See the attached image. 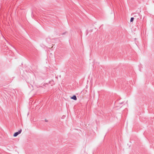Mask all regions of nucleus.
Here are the masks:
<instances>
[{"label":"nucleus","instance_id":"1","mask_svg":"<svg viewBox=\"0 0 154 154\" xmlns=\"http://www.w3.org/2000/svg\"><path fill=\"white\" fill-rule=\"evenodd\" d=\"M22 131V129H20L18 132H17L15 133L13 135V136L14 137L17 136L18 134H19L21 133Z\"/></svg>","mask_w":154,"mask_h":154},{"label":"nucleus","instance_id":"2","mask_svg":"<svg viewBox=\"0 0 154 154\" xmlns=\"http://www.w3.org/2000/svg\"><path fill=\"white\" fill-rule=\"evenodd\" d=\"M119 104L120 105H128V104L127 103V102H120L119 103Z\"/></svg>","mask_w":154,"mask_h":154},{"label":"nucleus","instance_id":"3","mask_svg":"<svg viewBox=\"0 0 154 154\" xmlns=\"http://www.w3.org/2000/svg\"><path fill=\"white\" fill-rule=\"evenodd\" d=\"M71 98L74 100H76L77 99L76 96L75 95H74Z\"/></svg>","mask_w":154,"mask_h":154},{"label":"nucleus","instance_id":"4","mask_svg":"<svg viewBox=\"0 0 154 154\" xmlns=\"http://www.w3.org/2000/svg\"><path fill=\"white\" fill-rule=\"evenodd\" d=\"M139 14H140L138 13L133 14L134 15V17H137V16H139Z\"/></svg>","mask_w":154,"mask_h":154},{"label":"nucleus","instance_id":"5","mask_svg":"<svg viewBox=\"0 0 154 154\" xmlns=\"http://www.w3.org/2000/svg\"><path fill=\"white\" fill-rule=\"evenodd\" d=\"M134 20V17H131V20H130V22H132Z\"/></svg>","mask_w":154,"mask_h":154},{"label":"nucleus","instance_id":"6","mask_svg":"<svg viewBox=\"0 0 154 154\" xmlns=\"http://www.w3.org/2000/svg\"><path fill=\"white\" fill-rule=\"evenodd\" d=\"M45 121L46 122H48V120H47L46 119H45Z\"/></svg>","mask_w":154,"mask_h":154},{"label":"nucleus","instance_id":"7","mask_svg":"<svg viewBox=\"0 0 154 154\" xmlns=\"http://www.w3.org/2000/svg\"><path fill=\"white\" fill-rule=\"evenodd\" d=\"M66 33V32H63V33H62V35H64L65 34V33Z\"/></svg>","mask_w":154,"mask_h":154},{"label":"nucleus","instance_id":"8","mask_svg":"<svg viewBox=\"0 0 154 154\" xmlns=\"http://www.w3.org/2000/svg\"><path fill=\"white\" fill-rule=\"evenodd\" d=\"M64 117H65L64 116H63L62 117V119H63V118H64Z\"/></svg>","mask_w":154,"mask_h":154}]
</instances>
